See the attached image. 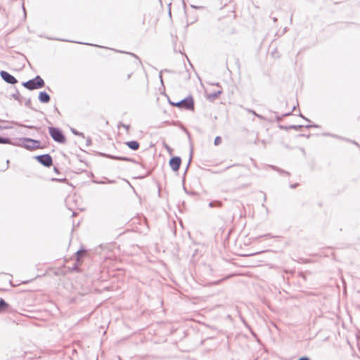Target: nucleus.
Listing matches in <instances>:
<instances>
[{
  "instance_id": "obj_1",
  "label": "nucleus",
  "mask_w": 360,
  "mask_h": 360,
  "mask_svg": "<svg viewBox=\"0 0 360 360\" xmlns=\"http://www.w3.org/2000/svg\"><path fill=\"white\" fill-rule=\"evenodd\" d=\"M22 85L27 89L32 91L44 87L45 86V82L39 75H37L34 78L22 82Z\"/></svg>"
},
{
  "instance_id": "obj_2",
  "label": "nucleus",
  "mask_w": 360,
  "mask_h": 360,
  "mask_svg": "<svg viewBox=\"0 0 360 360\" xmlns=\"http://www.w3.org/2000/svg\"><path fill=\"white\" fill-rule=\"evenodd\" d=\"M169 103L173 106L178 107L179 108L188 110H194V101L191 96H189L178 102L169 101Z\"/></svg>"
},
{
  "instance_id": "obj_3",
  "label": "nucleus",
  "mask_w": 360,
  "mask_h": 360,
  "mask_svg": "<svg viewBox=\"0 0 360 360\" xmlns=\"http://www.w3.org/2000/svg\"><path fill=\"white\" fill-rule=\"evenodd\" d=\"M49 132L51 137L56 142L64 143L65 142V136L62 130L54 127H49Z\"/></svg>"
},
{
  "instance_id": "obj_4",
  "label": "nucleus",
  "mask_w": 360,
  "mask_h": 360,
  "mask_svg": "<svg viewBox=\"0 0 360 360\" xmlns=\"http://www.w3.org/2000/svg\"><path fill=\"white\" fill-rule=\"evenodd\" d=\"M21 146L28 150H34L40 148L39 141L30 138H23L21 139Z\"/></svg>"
},
{
  "instance_id": "obj_5",
  "label": "nucleus",
  "mask_w": 360,
  "mask_h": 360,
  "mask_svg": "<svg viewBox=\"0 0 360 360\" xmlns=\"http://www.w3.org/2000/svg\"><path fill=\"white\" fill-rule=\"evenodd\" d=\"M42 165L49 167L53 165V159L49 154L37 155L34 158Z\"/></svg>"
},
{
  "instance_id": "obj_6",
  "label": "nucleus",
  "mask_w": 360,
  "mask_h": 360,
  "mask_svg": "<svg viewBox=\"0 0 360 360\" xmlns=\"http://www.w3.org/2000/svg\"><path fill=\"white\" fill-rule=\"evenodd\" d=\"M0 76L2 79L8 84H15L18 82L17 79L6 71L1 70L0 72Z\"/></svg>"
},
{
  "instance_id": "obj_7",
  "label": "nucleus",
  "mask_w": 360,
  "mask_h": 360,
  "mask_svg": "<svg viewBox=\"0 0 360 360\" xmlns=\"http://www.w3.org/2000/svg\"><path fill=\"white\" fill-rule=\"evenodd\" d=\"M181 163V159L180 157L174 156L172 157L169 162V165L173 171L176 172L179 170Z\"/></svg>"
},
{
  "instance_id": "obj_8",
  "label": "nucleus",
  "mask_w": 360,
  "mask_h": 360,
  "mask_svg": "<svg viewBox=\"0 0 360 360\" xmlns=\"http://www.w3.org/2000/svg\"><path fill=\"white\" fill-rule=\"evenodd\" d=\"M102 156L107 157L112 160H123L127 162H136L135 160L127 157H121V156H115L111 155H107V154H102Z\"/></svg>"
},
{
  "instance_id": "obj_9",
  "label": "nucleus",
  "mask_w": 360,
  "mask_h": 360,
  "mask_svg": "<svg viewBox=\"0 0 360 360\" xmlns=\"http://www.w3.org/2000/svg\"><path fill=\"white\" fill-rule=\"evenodd\" d=\"M38 98L42 103H47L51 100L50 96L46 91L39 92Z\"/></svg>"
},
{
  "instance_id": "obj_10",
  "label": "nucleus",
  "mask_w": 360,
  "mask_h": 360,
  "mask_svg": "<svg viewBox=\"0 0 360 360\" xmlns=\"http://www.w3.org/2000/svg\"><path fill=\"white\" fill-rule=\"evenodd\" d=\"M126 145L131 150H136L139 148L140 144L137 141H129L126 142Z\"/></svg>"
},
{
  "instance_id": "obj_11",
  "label": "nucleus",
  "mask_w": 360,
  "mask_h": 360,
  "mask_svg": "<svg viewBox=\"0 0 360 360\" xmlns=\"http://www.w3.org/2000/svg\"><path fill=\"white\" fill-rule=\"evenodd\" d=\"M8 307V303H7L4 299L0 298V313L6 311Z\"/></svg>"
},
{
  "instance_id": "obj_12",
  "label": "nucleus",
  "mask_w": 360,
  "mask_h": 360,
  "mask_svg": "<svg viewBox=\"0 0 360 360\" xmlns=\"http://www.w3.org/2000/svg\"><path fill=\"white\" fill-rule=\"evenodd\" d=\"M221 93H222V91L221 90L217 91H214V92L208 94L207 98L210 101H214L216 98H217Z\"/></svg>"
},
{
  "instance_id": "obj_13",
  "label": "nucleus",
  "mask_w": 360,
  "mask_h": 360,
  "mask_svg": "<svg viewBox=\"0 0 360 360\" xmlns=\"http://www.w3.org/2000/svg\"><path fill=\"white\" fill-rule=\"evenodd\" d=\"M222 205V202L219 200H212L210 202L209 207H220Z\"/></svg>"
},
{
  "instance_id": "obj_14",
  "label": "nucleus",
  "mask_w": 360,
  "mask_h": 360,
  "mask_svg": "<svg viewBox=\"0 0 360 360\" xmlns=\"http://www.w3.org/2000/svg\"><path fill=\"white\" fill-rule=\"evenodd\" d=\"M86 254L85 250H79L76 252L77 262H79L82 257Z\"/></svg>"
},
{
  "instance_id": "obj_15",
  "label": "nucleus",
  "mask_w": 360,
  "mask_h": 360,
  "mask_svg": "<svg viewBox=\"0 0 360 360\" xmlns=\"http://www.w3.org/2000/svg\"><path fill=\"white\" fill-rule=\"evenodd\" d=\"M11 96L16 101H19V102H22V96H20L19 91L15 89V93H13Z\"/></svg>"
},
{
  "instance_id": "obj_16",
  "label": "nucleus",
  "mask_w": 360,
  "mask_h": 360,
  "mask_svg": "<svg viewBox=\"0 0 360 360\" xmlns=\"http://www.w3.org/2000/svg\"><path fill=\"white\" fill-rule=\"evenodd\" d=\"M245 110H247V112L253 114L255 116L257 117L260 120H265V118L262 115L257 114L255 110L249 108H246Z\"/></svg>"
},
{
  "instance_id": "obj_17",
  "label": "nucleus",
  "mask_w": 360,
  "mask_h": 360,
  "mask_svg": "<svg viewBox=\"0 0 360 360\" xmlns=\"http://www.w3.org/2000/svg\"><path fill=\"white\" fill-rule=\"evenodd\" d=\"M11 143V139L7 137H2L0 136V143L10 144Z\"/></svg>"
},
{
  "instance_id": "obj_18",
  "label": "nucleus",
  "mask_w": 360,
  "mask_h": 360,
  "mask_svg": "<svg viewBox=\"0 0 360 360\" xmlns=\"http://www.w3.org/2000/svg\"><path fill=\"white\" fill-rule=\"evenodd\" d=\"M71 131L73 134H75L76 136H82V138H84V134L82 132H79L74 128L71 129Z\"/></svg>"
},
{
  "instance_id": "obj_19",
  "label": "nucleus",
  "mask_w": 360,
  "mask_h": 360,
  "mask_svg": "<svg viewBox=\"0 0 360 360\" xmlns=\"http://www.w3.org/2000/svg\"><path fill=\"white\" fill-rule=\"evenodd\" d=\"M303 125H290L288 128H290L295 130H300L301 128H302Z\"/></svg>"
},
{
  "instance_id": "obj_20",
  "label": "nucleus",
  "mask_w": 360,
  "mask_h": 360,
  "mask_svg": "<svg viewBox=\"0 0 360 360\" xmlns=\"http://www.w3.org/2000/svg\"><path fill=\"white\" fill-rule=\"evenodd\" d=\"M221 142V138L220 136H217L214 139V143L215 146L219 145Z\"/></svg>"
},
{
  "instance_id": "obj_21",
  "label": "nucleus",
  "mask_w": 360,
  "mask_h": 360,
  "mask_svg": "<svg viewBox=\"0 0 360 360\" xmlns=\"http://www.w3.org/2000/svg\"><path fill=\"white\" fill-rule=\"evenodd\" d=\"M127 53L131 55V56L134 57L136 59V65H139L141 63V60H139V58H138V56H136L134 53H128V52Z\"/></svg>"
},
{
  "instance_id": "obj_22",
  "label": "nucleus",
  "mask_w": 360,
  "mask_h": 360,
  "mask_svg": "<svg viewBox=\"0 0 360 360\" xmlns=\"http://www.w3.org/2000/svg\"><path fill=\"white\" fill-rule=\"evenodd\" d=\"M305 127L308 128V129L311 128V127L317 128V127H319V125L315 124H308V125H306Z\"/></svg>"
},
{
  "instance_id": "obj_23",
  "label": "nucleus",
  "mask_w": 360,
  "mask_h": 360,
  "mask_svg": "<svg viewBox=\"0 0 360 360\" xmlns=\"http://www.w3.org/2000/svg\"><path fill=\"white\" fill-rule=\"evenodd\" d=\"M272 168H273L274 169L276 170V171H278L279 172H284V171H283V170H282V169H279V168H277V167H274V166H273V167H272ZM285 174H288V172H285Z\"/></svg>"
},
{
  "instance_id": "obj_24",
  "label": "nucleus",
  "mask_w": 360,
  "mask_h": 360,
  "mask_svg": "<svg viewBox=\"0 0 360 360\" xmlns=\"http://www.w3.org/2000/svg\"><path fill=\"white\" fill-rule=\"evenodd\" d=\"M288 127H287V126L279 125V128L281 129H285V130L290 129V128H288Z\"/></svg>"
},
{
  "instance_id": "obj_25",
  "label": "nucleus",
  "mask_w": 360,
  "mask_h": 360,
  "mask_svg": "<svg viewBox=\"0 0 360 360\" xmlns=\"http://www.w3.org/2000/svg\"><path fill=\"white\" fill-rule=\"evenodd\" d=\"M30 104H31V100H30V98H29L26 101L25 105L27 107H30Z\"/></svg>"
},
{
  "instance_id": "obj_26",
  "label": "nucleus",
  "mask_w": 360,
  "mask_h": 360,
  "mask_svg": "<svg viewBox=\"0 0 360 360\" xmlns=\"http://www.w3.org/2000/svg\"><path fill=\"white\" fill-rule=\"evenodd\" d=\"M91 144V139L89 137H88L86 139V146H90Z\"/></svg>"
},
{
  "instance_id": "obj_27",
  "label": "nucleus",
  "mask_w": 360,
  "mask_h": 360,
  "mask_svg": "<svg viewBox=\"0 0 360 360\" xmlns=\"http://www.w3.org/2000/svg\"><path fill=\"white\" fill-rule=\"evenodd\" d=\"M298 360H311L308 356H302Z\"/></svg>"
},
{
  "instance_id": "obj_28",
  "label": "nucleus",
  "mask_w": 360,
  "mask_h": 360,
  "mask_svg": "<svg viewBox=\"0 0 360 360\" xmlns=\"http://www.w3.org/2000/svg\"><path fill=\"white\" fill-rule=\"evenodd\" d=\"M186 79H190V74L188 71H186Z\"/></svg>"
},
{
  "instance_id": "obj_29",
  "label": "nucleus",
  "mask_w": 360,
  "mask_h": 360,
  "mask_svg": "<svg viewBox=\"0 0 360 360\" xmlns=\"http://www.w3.org/2000/svg\"><path fill=\"white\" fill-rule=\"evenodd\" d=\"M300 116L301 117H302L304 120H305L307 122H310V120L309 119H307V117H305L304 116H303L301 113L300 114Z\"/></svg>"
},
{
  "instance_id": "obj_30",
  "label": "nucleus",
  "mask_w": 360,
  "mask_h": 360,
  "mask_svg": "<svg viewBox=\"0 0 360 360\" xmlns=\"http://www.w3.org/2000/svg\"><path fill=\"white\" fill-rule=\"evenodd\" d=\"M191 161V157L190 158L189 162H188V165H187V167L186 169V172L187 171V169H188V166L190 165Z\"/></svg>"
},
{
  "instance_id": "obj_31",
  "label": "nucleus",
  "mask_w": 360,
  "mask_h": 360,
  "mask_svg": "<svg viewBox=\"0 0 360 360\" xmlns=\"http://www.w3.org/2000/svg\"><path fill=\"white\" fill-rule=\"evenodd\" d=\"M297 186V184H292L290 186L291 188H295Z\"/></svg>"
},
{
  "instance_id": "obj_32",
  "label": "nucleus",
  "mask_w": 360,
  "mask_h": 360,
  "mask_svg": "<svg viewBox=\"0 0 360 360\" xmlns=\"http://www.w3.org/2000/svg\"><path fill=\"white\" fill-rule=\"evenodd\" d=\"M290 115H291V112H288V113L283 115V117L288 116Z\"/></svg>"
},
{
  "instance_id": "obj_33",
  "label": "nucleus",
  "mask_w": 360,
  "mask_h": 360,
  "mask_svg": "<svg viewBox=\"0 0 360 360\" xmlns=\"http://www.w3.org/2000/svg\"><path fill=\"white\" fill-rule=\"evenodd\" d=\"M131 75H132V73H130V74L127 75V79H130Z\"/></svg>"
},
{
  "instance_id": "obj_34",
  "label": "nucleus",
  "mask_w": 360,
  "mask_h": 360,
  "mask_svg": "<svg viewBox=\"0 0 360 360\" xmlns=\"http://www.w3.org/2000/svg\"><path fill=\"white\" fill-rule=\"evenodd\" d=\"M122 126L126 128V129H129V125H125V124H122Z\"/></svg>"
},
{
  "instance_id": "obj_35",
  "label": "nucleus",
  "mask_w": 360,
  "mask_h": 360,
  "mask_svg": "<svg viewBox=\"0 0 360 360\" xmlns=\"http://www.w3.org/2000/svg\"><path fill=\"white\" fill-rule=\"evenodd\" d=\"M22 126H23V127H25L30 128V129L34 128V127H33V126H24V125H22Z\"/></svg>"
},
{
  "instance_id": "obj_36",
  "label": "nucleus",
  "mask_w": 360,
  "mask_h": 360,
  "mask_svg": "<svg viewBox=\"0 0 360 360\" xmlns=\"http://www.w3.org/2000/svg\"><path fill=\"white\" fill-rule=\"evenodd\" d=\"M276 120H277L278 121H281V117H276Z\"/></svg>"
},
{
  "instance_id": "obj_37",
  "label": "nucleus",
  "mask_w": 360,
  "mask_h": 360,
  "mask_svg": "<svg viewBox=\"0 0 360 360\" xmlns=\"http://www.w3.org/2000/svg\"><path fill=\"white\" fill-rule=\"evenodd\" d=\"M194 21H195V20H193V21H191V22H188V23H187V26H188L189 24H193V23L194 22Z\"/></svg>"
},
{
  "instance_id": "obj_38",
  "label": "nucleus",
  "mask_w": 360,
  "mask_h": 360,
  "mask_svg": "<svg viewBox=\"0 0 360 360\" xmlns=\"http://www.w3.org/2000/svg\"><path fill=\"white\" fill-rule=\"evenodd\" d=\"M54 171H55L56 172H58V169H57V168H56V167H54Z\"/></svg>"
},
{
  "instance_id": "obj_39",
  "label": "nucleus",
  "mask_w": 360,
  "mask_h": 360,
  "mask_svg": "<svg viewBox=\"0 0 360 360\" xmlns=\"http://www.w3.org/2000/svg\"><path fill=\"white\" fill-rule=\"evenodd\" d=\"M266 195H264V201H266Z\"/></svg>"
},
{
  "instance_id": "obj_40",
  "label": "nucleus",
  "mask_w": 360,
  "mask_h": 360,
  "mask_svg": "<svg viewBox=\"0 0 360 360\" xmlns=\"http://www.w3.org/2000/svg\"><path fill=\"white\" fill-rule=\"evenodd\" d=\"M277 19L276 18H274V21L276 22Z\"/></svg>"
},
{
  "instance_id": "obj_41",
  "label": "nucleus",
  "mask_w": 360,
  "mask_h": 360,
  "mask_svg": "<svg viewBox=\"0 0 360 360\" xmlns=\"http://www.w3.org/2000/svg\"><path fill=\"white\" fill-rule=\"evenodd\" d=\"M160 77L161 79V82H162V75H160Z\"/></svg>"
},
{
  "instance_id": "obj_42",
  "label": "nucleus",
  "mask_w": 360,
  "mask_h": 360,
  "mask_svg": "<svg viewBox=\"0 0 360 360\" xmlns=\"http://www.w3.org/2000/svg\"><path fill=\"white\" fill-rule=\"evenodd\" d=\"M352 143L356 144V145H358V143H356L355 141H352Z\"/></svg>"
}]
</instances>
